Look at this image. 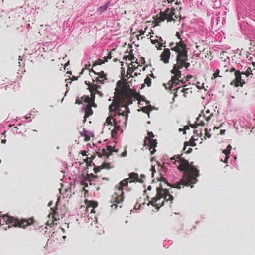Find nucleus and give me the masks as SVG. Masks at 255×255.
Returning a JSON list of instances; mask_svg holds the SVG:
<instances>
[{"label":"nucleus","mask_w":255,"mask_h":255,"mask_svg":"<svg viewBox=\"0 0 255 255\" xmlns=\"http://www.w3.org/2000/svg\"><path fill=\"white\" fill-rule=\"evenodd\" d=\"M114 128L111 131V136L112 138H114L115 136L117 135L118 132L120 131L121 126L113 123Z\"/></svg>","instance_id":"nucleus-22"},{"label":"nucleus","mask_w":255,"mask_h":255,"mask_svg":"<svg viewBox=\"0 0 255 255\" xmlns=\"http://www.w3.org/2000/svg\"><path fill=\"white\" fill-rule=\"evenodd\" d=\"M87 182V181L85 180V177H84L83 180L81 182V185L84 186L83 191L85 192V197L86 196V194L88 193V190L85 189V188L88 186Z\"/></svg>","instance_id":"nucleus-28"},{"label":"nucleus","mask_w":255,"mask_h":255,"mask_svg":"<svg viewBox=\"0 0 255 255\" xmlns=\"http://www.w3.org/2000/svg\"><path fill=\"white\" fill-rule=\"evenodd\" d=\"M132 72H133V71L131 70V68L128 67L127 69V73L128 75H129V74H130Z\"/></svg>","instance_id":"nucleus-41"},{"label":"nucleus","mask_w":255,"mask_h":255,"mask_svg":"<svg viewBox=\"0 0 255 255\" xmlns=\"http://www.w3.org/2000/svg\"><path fill=\"white\" fill-rule=\"evenodd\" d=\"M82 136L84 137V140L88 141L90 140V137L86 134V132L85 129L83 130V132L81 133Z\"/></svg>","instance_id":"nucleus-32"},{"label":"nucleus","mask_w":255,"mask_h":255,"mask_svg":"<svg viewBox=\"0 0 255 255\" xmlns=\"http://www.w3.org/2000/svg\"><path fill=\"white\" fill-rule=\"evenodd\" d=\"M110 5L109 2H107L104 5L100 6L97 8V12L100 14L102 13L107 10V8L109 7Z\"/></svg>","instance_id":"nucleus-27"},{"label":"nucleus","mask_w":255,"mask_h":255,"mask_svg":"<svg viewBox=\"0 0 255 255\" xmlns=\"http://www.w3.org/2000/svg\"><path fill=\"white\" fill-rule=\"evenodd\" d=\"M81 100L83 102H84L87 103V105H95V103L94 102V99L90 98L89 96H83L81 98Z\"/></svg>","instance_id":"nucleus-23"},{"label":"nucleus","mask_w":255,"mask_h":255,"mask_svg":"<svg viewBox=\"0 0 255 255\" xmlns=\"http://www.w3.org/2000/svg\"><path fill=\"white\" fill-rule=\"evenodd\" d=\"M196 145V143H195L194 140L190 139L189 141L184 142L183 150L185 151V150H186V147L187 146H191L192 147H194Z\"/></svg>","instance_id":"nucleus-26"},{"label":"nucleus","mask_w":255,"mask_h":255,"mask_svg":"<svg viewBox=\"0 0 255 255\" xmlns=\"http://www.w3.org/2000/svg\"><path fill=\"white\" fill-rule=\"evenodd\" d=\"M169 46L171 50L176 52L177 54L176 59V64H174L173 69L171 71V72L174 75L168 83L169 88L171 89L173 88L174 85L176 87L179 82L183 84L187 81H188V79H186V77H183L180 79L181 77V72L180 69L183 67H185L186 69L188 68L190 66V64L187 62L188 51L186 45L183 42L180 41L179 42H176L175 45L174 43L171 42Z\"/></svg>","instance_id":"nucleus-1"},{"label":"nucleus","mask_w":255,"mask_h":255,"mask_svg":"<svg viewBox=\"0 0 255 255\" xmlns=\"http://www.w3.org/2000/svg\"><path fill=\"white\" fill-rule=\"evenodd\" d=\"M117 99V94L114 92V97L113 102L109 106V109L110 112L114 111L113 123L126 127L128 119V114L130 112L128 106L126 105V103L121 99L119 102L114 103Z\"/></svg>","instance_id":"nucleus-4"},{"label":"nucleus","mask_w":255,"mask_h":255,"mask_svg":"<svg viewBox=\"0 0 255 255\" xmlns=\"http://www.w3.org/2000/svg\"><path fill=\"white\" fill-rule=\"evenodd\" d=\"M110 168L109 163H103L101 166H95L94 168V171L95 173H97L100 171L101 169H109Z\"/></svg>","instance_id":"nucleus-21"},{"label":"nucleus","mask_w":255,"mask_h":255,"mask_svg":"<svg viewBox=\"0 0 255 255\" xmlns=\"http://www.w3.org/2000/svg\"><path fill=\"white\" fill-rule=\"evenodd\" d=\"M127 155V152L126 150L125 149L124 151L121 154L122 157H126Z\"/></svg>","instance_id":"nucleus-45"},{"label":"nucleus","mask_w":255,"mask_h":255,"mask_svg":"<svg viewBox=\"0 0 255 255\" xmlns=\"http://www.w3.org/2000/svg\"><path fill=\"white\" fill-rule=\"evenodd\" d=\"M103 63H104V62H103V60L99 59L96 61V62L93 64V66H94L96 65H101L102 64H103Z\"/></svg>","instance_id":"nucleus-36"},{"label":"nucleus","mask_w":255,"mask_h":255,"mask_svg":"<svg viewBox=\"0 0 255 255\" xmlns=\"http://www.w3.org/2000/svg\"><path fill=\"white\" fill-rule=\"evenodd\" d=\"M85 83L88 86V89L90 91L91 94L94 92H97V90L101 88V86L97 84L90 83L89 82L86 81Z\"/></svg>","instance_id":"nucleus-15"},{"label":"nucleus","mask_w":255,"mask_h":255,"mask_svg":"<svg viewBox=\"0 0 255 255\" xmlns=\"http://www.w3.org/2000/svg\"><path fill=\"white\" fill-rule=\"evenodd\" d=\"M144 83L146 84L147 86H150L151 84V79L148 77H146L144 79Z\"/></svg>","instance_id":"nucleus-35"},{"label":"nucleus","mask_w":255,"mask_h":255,"mask_svg":"<svg viewBox=\"0 0 255 255\" xmlns=\"http://www.w3.org/2000/svg\"><path fill=\"white\" fill-rule=\"evenodd\" d=\"M103 179L108 180V178H103Z\"/></svg>","instance_id":"nucleus-63"},{"label":"nucleus","mask_w":255,"mask_h":255,"mask_svg":"<svg viewBox=\"0 0 255 255\" xmlns=\"http://www.w3.org/2000/svg\"><path fill=\"white\" fill-rule=\"evenodd\" d=\"M53 219L52 220H48L47 222V225L49 226L50 227H53L55 225V221H57V219L55 218L54 215L52 216Z\"/></svg>","instance_id":"nucleus-30"},{"label":"nucleus","mask_w":255,"mask_h":255,"mask_svg":"<svg viewBox=\"0 0 255 255\" xmlns=\"http://www.w3.org/2000/svg\"><path fill=\"white\" fill-rule=\"evenodd\" d=\"M112 58L111 54L110 52L108 53V55L106 56V59H110Z\"/></svg>","instance_id":"nucleus-49"},{"label":"nucleus","mask_w":255,"mask_h":255,"mask_svg":"<svg viewBox=\"0 0 255 255\" xmlns=\"http://www.w3.org/2000/svg\"><path fill=\"white\" fill-rule=\"evenodd\" d=\"M211 131V129H209V130L207 128L205 129V135L208 138L211 137V134L209 133V131Z\"/></svg>","instance_id":"nucleus-37"},{"label":"nucleus","mask_w":255,"mask_h":255,"mask_svg":"<svg viewBox=\"0 0 255 255\" xmlns=\"http://www.w3.org/2000/svg\"><path fill=\"white\" fill-rule=\"evenodd\" d=\"M218 128H218H218H216V127H214V128H213V129H218Z\"/></svg>","instance_id":"nucleus-64"},{"label":"nucleus","mask_w":255,"mask_h":255,"mask_svg":"<svg viewBox=\"0 0 255 255\" xmlns=\"http://www.w3.org/2000/svg\"><path fill=\"white\" fill-rule=\"evenodd\" d=\"M199 125L196 124V122L195 123V124H190V126L192 128H197L198 126H199Z\"/></svg>","instance_id":"nucleus-39"},{"label":"nucleus","mask_w":255,"mask_h":255,"mask_svg":"<svg viewBox=\"0 0 255 255\" xmlns=\"http://www.w3.org/2000/svg\"><path fill=\"white\" fill-rule=\"evenodd\" d=\"M169 3H171L172 2L174 1V0H167Z\"/></svg>","instance_id":"nucleus-58"},{"label":"nucleus","mask_w":255,"mask_h":255,"mask_svg":"<svg viewBox=\"0 0 255 255\" xmlns=\"http://www.w3.org/2000/svg\"><path fill=\"white\" fill-rule=\"evenodd\" d=\"M138 182L142 183L143 181L139 179L138 175L136 173L132 172L129 174V178H126L120 181L118 184L115 186V192L112 196V202L114 203L111 205V208L116 209L118 205L117 204L121 203L124 200L123 188L124 187H128V183L134 182Z\"/></svg>","instance_id":"nucleus-5"},{"label":"nucleus","mask_w":255,"mask_h":255,"mask_svg":"<svg viewBox=\"0 0 255 255\" xmlns=\"http://www.w3.org/2000/svg\"><path fill=\"white\" fill-rule=\"evenodd\" d=\"M6 142V139H2L1 140V143H2V144H5Z\"/></svg>","instance_id":"nucleus-55"},{"label":"nucleus","mask_w":255,"mask_h":255,"mask_svg":"<svg viewBox=\"0 0 255 255\" xmlns=\"http://www.w3.org/2000/svg\"><path fill=\"white\" fill-rule=\"evenodd\" d=\"M90 71L94 72L95 74L98 75L99 76L98 77H96L95 79V80L97 82L103 83L104 81L107 79L106 77V75L104 73L103 71H101V72L98 73H96L93 69H91Z\"/></svg>","instance_id":"nucleus-14"},{"label":"nucleus","mask_w":255,"mask_h":255,"mask_svg":"<svg viewBox=\"0 0 255 255\" xmlns=\"http://www.w3.org/2000/svg\"><path fill=\"white\" fill-rule=\"evenodd\" d=\"M252 70L251 68L249 67L247 68V69L246 70L245 72H241L242 74L245 75L247 77L249 76L250 75L252 74Z\"/></svg>","instance_id":"nucleus-34"},{"label":"nucleus","mask_w":255,"mask_h":255,"mask_svg":"<svg viewBox=\"0 0 255 255\" xmlns=\"http://www.w3.org/2000/svg\"><path fill=\"white\" fill-rule=\"evenodd\" d=\"M134 58L135 57H134L133 55H131L130 56V58H129V59L132 61V60H133L134 59Z\"/></svg>","instance_id":"nucleus-54"},{"label":"nucleus","mask_w":255,"mask_h":255,"mask_svg":"<svg viewBox=\"0 0 255 255\" xmlns=\"http://www.w3.org/2000/svg\"><path fill=\"white\" fill-rule=\"evenodd\" d=\"M175 9L172 8L169 9L166 8L164 11H161L159 15H157L154 18L155 25L159 26L160 23L167 20V22H174L177 18L178 16L175 13Z\"/></svg>","instance_id":"nucleus-8"},{"label":"nucleus","mask_w":255,"mask_h":255,"mask_svg":"<svg viewBox=\"0 0 255 255\" xmlns=\"http://www.w3.org/2000/svg\"><path fill=\"white\" fill-rule=\"evenodd\" d=\"M139 35H137V39H139V36L142 35H144V34L145 31H143V30H140V31H139Z\"/></svg>","instance_id":"nucleus-42"},{"label":"nucleus","mask_w":255,"mask_h":255,"mask_svg":"<svg viewBox=\"0 0 255 255\" xmlns=\"http://www.w3.org/2000/svg\"><path fill=\"white\" fill-rule=\"evenodd\" d=\"M208 124V123H206L205 121V116L203 114L201 113L197 118L196 124L200 125V126H204Z\"/></svg>","instance_id":"nucleus-17"},{"label":"nucleus","mask_w":255,"mask_h":255,"mask_svg":"<svg viewBox=\"0 0 255 255\" xmlns=\"http://www.w3.org/2000/svg\"><path fill=\"white\" fill-rule=\"evenodd\" d=\"M151 171L152 172V177H153L154 176V174L156 172V170L154 167H152L151 169Z\"/></svg>","instance_id":"nucleus-40"},{"label":"nucleus","mask_w":255,"mask_h":255,"mask_svg":"<svg viewBox=\"0 0 255 255\" xmlns=\"http://www.w3.org/2000/svg\"><path fill=\"white\" fill-rule=\"evenodd\" d=\"M203 114L205 116V121L206 123H209L211 117L213 116V113H203Z\"/></svg>","instance_id":"nucleus-31"},{"label":"nucleus","mask_w":255,"mask_h":255,"mask_svg":"<svg viewBox=\"0 0 255 255\" xmlns=\"http://www.w3.org/2000/svg\"><path fill=\"white\" fill-rule=\"evenodd\" d=\"M192 76H187L186 78V79H188V80H189V79L191 78Z\"/></svg>","instance_id":"nucleus-59"},{"label":"nucleus","mask_w":255,"mask_h":255,"mask_svg":"<svg viewBox=\"0 0 255 255\" xmlns=\"http://www.w3.org/2000/svg\"><path fill=\"white\" fill-rule=\"evenodd\" d=\"M170 160L174 163L178 162L179 165L178 169L181 171H184L183 175L181 180L174 184L172 187L177 189H180L181 186H190L193 187V185L197 181V178L199 176V171L192 164V162H189L181 157V155H175L170 158Z\"/></svg>","instance_id":"nucleus-2"},{"label":"nucleus","mask_w":255,"mask_h":255,"mask_svg":"<svg viewBox=\"0 0 255 255\" xmlns=\"http://www.w3.org/2000/svg\"><path fill=\"white\" fill-rule=\"evenodd\" d=\"M201 113L202 114H203V113H211L209 109H207V110L204 109V110H202L201 111Z\"/></svg>","instance_id":"nucleus-44"},{"label":"nucleus","mask_w":255,"mask_h":255,"mask_svg":"<svg viewBox=\"0 0 255 255\" xmlns=\"http://www.w3.org/2000/svg\"><path fill=\"white\" fill-rule=\"evenodd\" d=\"M219 73H220V70L219 69H217L215 72L213 73V75H212V79H214L215 78H216L217 77H221V76H220L219 75Z\"/></svg>","instance_id":"nucleus-33"},{"label":"nucleus","mask_w":255,"mask_h":255,"mask_svg":"<svg viewBox=\"0 0 255 255\" xmlns=\"http://www.w3.org/2000/svg\"><path fill=\"white\" fill-rule=\"evenodd\" d=\"M115 90V93L117 94V99L114 103L119 102L121 99L128 106L132 104L133 100H137L139 103L145 101L144 96L141 95L135 90L130 89L128 84L125 81H118Z\"/></svg>","instance_id":"nucleus-3"},{"label":"nucleus","mask_w":255,"mask_h":255,"mask_svg":"<svg viewBox=\"0 0 255 255\" xmlns=\"http://www.w3.org/2000/svg\"><path fill=\"white\" fill-rule=\"evenodd\" d=\"M166 167H161V170L160 171V177L157 178V180L158 181H163L164 184H167L168 186H170L169 184L167 182V181L163 177V173L165 172L166 171Z\"/></svg>","instance_id":"nucleus-20"},{"label":"nucleus","mask_w":255,"mask_h":255,"mask_svg":"<svg viewBox=\"0 0 255 255\" xmlns=\"http://www.w3.org/2000/svg\"><path fill=\"white\" fill-rule=\"evenodd\" d=\"M176 36L179 39H181V37H180V35L179 34V32H177L176 33Z\"/></svg>","instance_id":"nucleus-51"},{"label":"nucleus","mask_w":255,"mask_h":255,"mask_svg":"<svg viewBox=\"0 0 255 255\" xmlns=\"http://www.w3.org/2000/svg\"><path fill=\"white\" fill-rule=\"evenodd\" d=\"M34 222V220L33 218L19 219L8 215H3L0 216V225H3L5 223L6 225H8L9 227L14 226L25 228L26 227L32 225Z\"/></svg>","instance_id":"nucleus-7"},{"label":"nucleus","mask_w":255,"mask_h":255,"mask_svg":"<svg viewBox=\"0 0 255 255\" xmlns=\"http://www.w3.org/2000/svg\"><path fill=\"white\" fill-rule=\"evenodd\" d=\"M226 66L223 68L225 72L229 71L230 73L234 72L235 79L230 82V85L237 87L239 86L242 87L245 83L244 80L242 79L241 75L242 73L239 70H236L235 68L231 67L230 69L226 68Z\"/></svg>","instance_id":"nucleus-9"},{"label":"nucleus","mask_w":255,"mask_h":255,"mask_svg":"<svg viewBox=\"0 0 255 255\" xmlns=\"http://www.w3.org/2000/svg\"><path fill=\"white\" fill-rule=\"evenodd\" d=\"M108 59H106V57H104V60H103V62H104V63L105 62H107V61H108Z\"/></svg>","instance_id":"nucleus-53"},{"label":"nucleus","mask_w":255,"mask_h":255,"mask_svg":"<svg viewBox=\"0 0 255 255\" xmlns=\"http://www.w3.org/2000/svg\"><path fill=\"white\" fill-rule=\"evenodd\" d=\"M147 189L148 190H150L151 189V186H149L147 188Z\"/></svg>","instance_id":"nucleus-61"},{"label":"nucleus","mask_w":255,"mask_h":255,"mask_svg":"<svg viewBox=\"0 0 255 255\" xmlns=\"http://www.w3.org/2000/svg\"><path fill=\"white\" fill-rule=\"evenodd\" d=\"M185 153L189 154L192 151V149L191 148H189L187 149V150L184 151Z\"/></svg>","instance_id":"nucleus-43"},{"label":"nucleus","mask_w":255,"mask_h":255,"mask_svg":"<svg viewBox=\"0 0 255 255\" xmlns=\"http://www.w3.org/2000/svg\"><path fill=\"white\" fill-rule=\"evenodd\" d=\"M158 39V41L159 42L162 43L163 39H162V38L161 37H159Z\"/></svg>","instance_id":"nucleus-52"},{"label":"nucleus","mask_w":255,"mask_h":255,"mask_svg":"<svg viewBox=\"0 0 255 255\" xmlns=\"http://www.w3.org/2000/svg\"><path fill=\"white\" fill-rule=\"evenodd\" d=\"M187 86L188 85H184L182 89H181L180 87H177L176 92L174 94V96L176 97L177 96L176 93L178 92L183 93V95L185 97L191 95L192 93L191 88L187 87Z\"/></svg>","instance_id":"nucleus-11"},{"label":"nucleus","mask_w":255,"mask_h":255,"mask_svg":"<svg viewBox=\"0 0 255 255\" xmlns=\"http://www.w3.org/2000/svg\"><path fill=\"white\" fill-rule=\"evenodd\" d=\"M141 110L145 113H149L150 111V109H149L148 107L145 106L143 107L141 109Z\"/></svg>","instance_id":"nucleus-38"},{"label":"nucleus","mask_w":255,"mask_h":255,"mask_svg":"<svg viewBox=\"0 0 255 255\" xmlns=\"http://www.w3.org/2000/svg\"><path fill=\"white\" fill-rule=\"evenodd\" d=\"M113 119L114 116L112 117L111 116H109L107 117L106 120V123L108 125H113Z\"/></svg>","instance_id":"nucleus-29"},{"label":"nucleus","mask_w":255,"mask_h":255,"mask_svg":"<svg viewBox=\"0 0 255 255\" xmlns=\"http://www.w3.org/2000/svg\"><path fill=\"white\" fill-rule=\"evenodd\" d=\"M96 93V92H94L93 94L91 93V97L90 98L95 100V95Z\"/></svg>","instance_id":"nucleus-50"},{"label":"nucleus","mask_w":255,"mask_h":255,"mask_svg":"<svg viewBox=\"0 0 255 255\" xmlns=\"http://www.w3.org/2000/svg\"><path fill=\"white\" fill-rule=\"evenodd\" d=\"M78 78L77 77H76L75 76H73L72 78V80H77Z\"/></svg>","instance_id":"nucleus-57"},{"label":"nucleus","mask_w":255,"mask_h":255,"mask_svg":"<svg viewBox=\"0 0 255 255\" xmlns=\"http://www.w3.org/2000/svg\"><path fill=\"white\" fill-rule=\"evenodd\" d=\"M85 204L86 205V208L87 210H88V208L92 207V209L91 211V213H94V208L97 207L98 206V203L96 201H89L87 199H86L85 200Z\"/></svg>","instance_id":"nucleus-16"},{"label":"nucleus","mask_w":255,"mask_h":255,"mask_svg":"<svg viewBox=\"0 0 255 255\" xmlns=\"http://www.w3.org/2000/svg\"><path fill=\"white\" fill-rule=\"evenodd\" d=\"M113 151L116 152V150L114 149L112 146H108L106 149H103L102 150L101 154L108 157L110 156Z\"/></svg>","instance_id":"nucleus-18"},{"label":"nucleus","mask_w":255,"mask_h":255,"mask_svg":"<svg viewBox=\"0 0 255 255\" xmlns=\"http://www.w3.org/2000/svg\"><path fill=\"white\" fill-rule=\"evenodd\" d=\"M84 177H85V180L87 181L89 183L90 185H92V182L93 181L92 178H97L98 177V176L95 175L92 173H90V174L87 173L86 175Z\"/></svg>","instance_id":"nucleus-25"},{"label":"nucleus","mask_w":255,"mask_h":255,"mask_svg":"<svg viewBox=\"0 0 255 255\" xmlns=\"http://www.w3.org/2000/svg\"><path fill=\"white\" fill-rule=\"evenodd\" d=\"M92 107H96V104L94 105H87L85 107V115L84 116L83 122H85L86 121L87 118L89 117L90 116H91L93 114V111L92 109Z\"/></svg>","instance_id":"nucleus-13"},{"label":"nucleus","mask_w":255,"mask_h":255,"mask_svg":"<svg viewBox=\"0 0 255 255\" xmlns=\"http://www.w3.org/2000/svg\"><path fill=\"white\" fill-rule=\"evenodd\" d=\"M140 177H141V178H145V176H144V175H141Z\"/></svg>","instance_id":"nucleus-62"},{"label":"nucleus","mask_w":255,"mask_h":255,"mask_svg":"<svg viewBox=\"0 0 255 255\" xmlns=\"http://www.w3.org/2000/svg\"><path fill=\"white\" fill-rule=\"evenodd\" d=\"M87 152L86 151H82L81 152V154L82 156H86L87 155V154H86Z\"/></svg>","instance_id":"nucleus-47"},{"label":"nucleus","mask_w":255,"mask_h":255,"mask_svg":"<svg viewBox=\"0 0 255 255\" xmlns=\"http://www.w3.org/2000/svg\"><path fill=\"white\" fill-rule=\"evenodd\" d=\"M152 37L153 36H151L150 37L151 42L153 44H156L157 43V44L156 45V47H157L158 50H161L162 46H166L165 45H163L164 44L163 43L159 42L158 39L154 40L152 39Z\"/></svg>","instance_id":"nucleus-24"},{"label":"nucleus","mask_w":255,"mask_h":255,"mask_svg":"<svg viewBox=\"0 0 255 255\" xmlns=\"http://www.w3.org/2000/svg\"><path fill=\"white\" fill-rule=\"evenodd\" d=\"M170 57V51L168 48H165L160 55V59L164 63H169V60Z\"/></svg>","instance_id":"nucleus-12"},{"label":"nucleus","mask_w":255,"mask_h":255,"mask_svg":"<svg viewBox=\"0 0 255 255\" xmlns=\"http://www.w3.org/2000/svg\"><path fill=\"white\" fill-rule=\"evenodd\" d=\"M232 149V146L230 145H228L225 150H224L222 152L224 154L225 157L224 160L222 159H221V161L224 162V163H227L229 159V155L230 154V151Z\"/></svg>","instance_id":"nucleus-19"},{"label":"nucleus","mask_w":255,"mask_h":255,"mask_svg":"<svg viewBox=\"0 0 255 255\" xmlns=\"http://www.w3.org/2000/svg\"><path fill=\"white\" fill-rule=\"evenodd\" d=\"M82 100H79V99H77L76 100V103L77 104H81L82 103Z\"/></svg>","instance_id":"nucleus-46"},{"label":"nucleus","mask_w":255,"mask_h":255,"mask_svg":"<svg viewBox=\"0 0 255 255\" xmlns=\"http://www.w3.org/2000/svg\"><path fill=\"white\" fill-rule=\"evenodd\" d=\"M18 60H22V56H19Z\"/></svg>","instance_id":"nucleus-60"},{"label":"nucleus","mask_w":255,"mask_h":255,"mask_svg":"<svg viewBox=\"0 0 255 255\" xmlns=\"http://www.w3.org/2000/svg\"><path fill=\"white\" fill-rule=\"evenodd\" d=\"M156 196L151 199L149 201L150 204L158 210L164 205L165 201L169 202L170 207H171L174 197L169 193V191L164 189L163 185L160 184L159 186L156 188Z\"/></svg>","instance_id":"nucleus-6"},{"label":"nucleus","mask_w":255,"mask_h":255,"mask_svg":"<svg viewBox=\"0 0 255 255\" xmlns=\"http://www.w3.org/2000/svg\"><path fill=\"white\" fill-rule=\"evenodd\" d=\"M225 132V130H221L220 131V134H224Z\"/></svg>","instance_id":"nucleus-56"},{"label":"nucleus","mask_w":255,"mask_h":255,"mask_svg":"<svg viewBox=\"0 0 255 255\" xmlns=\"http://www.w3.org/2000/svg\"><path fill=\"white\" fill-rule=\"evenodd\" d=\"M147 137H145L144 141V146H147L151 154H153L155 151V147L157 146V140L154 139V135L152 132H148Z\"/></svg>","instance_id":"nucleus-10"},{"label":"nucleus","mask_w":255,"mask_h":255,"mask_svg":"<svg viewBox=\"0 0 255 255\" xmlns=\"http://www.w3.org/2000/svg\"><path fill=\"white\" fill-rule=\"evenodd\" d=\"M84 161H85V162H86L87 164H88L89 162H91V160H90V158H89V157H87L86 159H85V160H84Z\"/></svg>","instance_id":"nucleus-48"}]
</instances>
